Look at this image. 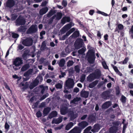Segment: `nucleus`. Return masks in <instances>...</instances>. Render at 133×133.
I'll return each mask as SVG.
<instances>
[{"mask_svg": "<svg viewBox=\"0 0 133 133\" xmlns=\"http://www.w3.org/2000/svg\"><path fill=\"white\" fill-rule=\"evenodd\" d=\"M26 29L25 26H21L17 28V31L18 32H24L26 31Z\"/></svg>", "mask_w": 133, "mask_h": 133, "instance_id": "bb28decb", "label": "nucleus"}, {"mask_svg": "<svg viewBox=\"0 0 133 133\" xmlns=\"http://www.w3.org/2000/svg\"><path fill=\"white\" fill-rule=\"evenodd\" d=\"M46 45L44 42H42L40 48V49L41 50H44L46 48Z\"/></svg>", "mask_w": 133, "mask_h": 133, "instance_id": "ea45409f", "label": "nucleus"}, {"mask_svg": "<svg viewBox=\"0 0 133 133\" xmlns=\"http://www.w3.org/2000/svg\"><path fill=\"white\" fill-rule=\"evenodd\" d=\"M74 64V62L72 60H69L67 63V66L70 67L72 66Z\"/></svg>", "mask_w": 133, "mask_h": 133, "instance_id": "c03bdc74", "label": "nucleus"}, {"mask_svg": "<svg viewBox=\"0 0 133 133\" xmlns=\"http://www.w3.org/2000/svg\"><path fill=\"white\" fill-rule=\"evenodd\" d=\"M51 110V108L49 107L45 108L43 111V114L44 116H46Z\"/></svg>", "mask_w": 133, "mask_h": 133, "instance_id": "393cba45", "label": "nucleus"}, {"mask_svg": "<svg viewBox=\"0 0 133 133\" xmlns=\"http://www.w3.org/2000/svg\"><path fill=\"white\" fill-rule=\"evenodd\" d=\"M95 12V11L93 10H91L89 12V14L91 15H92Z\"/></svg>", "mask_w": 133, "mask_h": 133, "instance_id": "0e129e2a", "label": "nucleus"}, {"mask_svg": "<svg viewBox=\"0 0 133 133\" xmlns=\"http://www.w3.org/2000/svg\"><path fill=\"white\" fill-rule=\"evenodd\" d=\"M128 86L129 87V88L130 89H131L133 88V84L132 83H129Z\"/></svg>", "mask_w": 133, "mask_h": 133, "instance_id": "338daca9", "label": "nucleus"}, {"mask_svg": "<svg viewBox=\"0 0 133 133\" xmlns=\"http://www.w3.org/2000/svg\"><path fill=\"white\" fill-rule=\"evenodd\" d=\"M19 35L17 33H15L14 32L12 33V38L17 39L19 37Z\"/></svg>", "mask_w": 133, "mask_h": 133, "instance_id": "a19ab883", "label": "nucleus"}, {"mask_svg": "<svg viewBox=\"0 0 133 133\" xmlns=\"http://www.w3.org/2000/svg\"><path fill=\"white\" fill-rule=\"evenodd\" d=\"M86 75L85 74H82L80 78V81L81 82H83L85 78Z\"/></svg>", "mask_w": 133, "mask_h": 133, "instance_id": "49530a36", "label": "nucleus"}, {"mask_svg": "<svg viewBox=\"0 0 133 133\" xmlns=\"http://www.w3.org/2000/svg\"><path fill=\"white\" fill-rule=\"evenodd\" d=\"M96 120V114H92L88 116L87 121L89 123H91L95 121Z\"/></svg>", "mask_w": 133, "mask_h": 133, "instance_id": "1a4fd4ad", "label": "nucleus"}, {"mask_svg": "<svg viewBox=\"0 0 133 133\" xmlns=\"http://www.w3.org/2000/svg\"><path fill=\"white\" fill-rule=\"evenodd\" d=\"M74 125V123L72 122H70L68 123L65 127V130H69Z\"/></svg>", "mask_w": 133, "mask_h": 133, "instance_id": "f704fd0d", "label": "nucleus"}, {"mask_svg": "<svg viewBox=\"0 0 133 133\" xmlns=\"http://www.w3.org/2000/svg\"><path fill=\"white\" fill-rule=\"evenodd\" d=\"M22 42L23 45L26 46H28L32 45L33 40L31 38L29 37L23 39Z\"/></svg>", "mask_w": 133, "mask_h": 133, "instance_id": "20e7f679", "label": "nucleus"}, {"mask_svg": "<svg viewBox=\"0 0 133 133\" xmlns=\"http://www.w3.org/2000/svg\"><path fill=\"white\" fill-rule=\"evenodd\" d=\"M62 121V119L61 118H58L57 119H53L52 121V123L58 124L61 123Z\"/></svg>", "mask_w": 133, "mask_h": 133, "instance_id": "c85d7f7f", "label": "nucleus"}, {"mask_svg": "<svg viewBox=\"0 0 133 133\" xmlns=\"http://www.w3.org/2000/svg\"><path fill=\"white\" fill-rule=\"evenodd\" d=\"M93 73L95 79H99L101 76V72L100 71H97L95 72H93Z\"/></svg>", "mask_w": 133, "mask_h": 133, "instance_id": "b1692460", "label": "nucleus"}, {"mask_svg": "<svg viewBox=\"0 0 133 133\" xmlns=\"http://www.w3.org/2000/svg\"><path fill=\"white\" fill-rule=\"evenodd\" d=\"M32 71L33 69H29L27 71L24 73V76L26 77H28L29 75L31 74Z\"/></svg>", "mask_w": 133, "mask_h": 133, "instance_id": "473e14b6", "label": "nucleus"}, {"mask_svg": "<svg viewBox=\"0 0 133 133\" xmlns=\"http://www.w3.org/2000/svg\"><path fill=\"white\" fill-rule=\"evenodd\" d=\"M118 28L119 30H122L124 29V26L121 24H119L118 25Z\"/></svg>", "mask_w": 133, "mask_h": 133, "instance_id": "603ef678", "label": "nucleus"}, {"mask_svg": "<svg viewBox=\"0 0 133 133\" xmlns=\"http://www.w3.org/2000/svg\"><path fill=\"white\" fill-rule=\"evenodd\" d=\"M42 75L43 76L44 75V74L43 73L41 74H39L36 78L34 80L38 84L39 82H41L43 80V77L42 76Z\"/></svg>", "mask_w": 133, "mask_h": 133, "instance_id": "4468645a", "label": "nucleus"}, {"mask_svg": "<svg viewBox=\"0 0 133 133\" xmlns=\"http://www.w3.org/2000/svg\"><path fill=\"white\" fill-rule=\"evenodd\" d=\"M112 67L116 73H117L119 71L117 68L116 66H115L113 65H112Z\"/></svg>", "mask_w": 133, "mask_h": 133, "instance_id": "6e6d98bb", "label": "nucleus"}, {"mask_svg": "<svg viewBox=\"0 0 133 133\" xmlns=\"http://www.w3.org/2000/svg\"><path fill=\"white\" fill-rule=\"evenodd\" d=\"M38 85V84L34 80L33 82L31 83L30 85L28 82L25 83L21 82L20 83L19 85L20 87L21 86L23 87L21 89L22 91H24L26 90L28 87L30 89H32Z\"/></svg>", "mask_w": 133, "mask_h": 133, "instance_id": "f257e3e1", "label": "nucleus"}, {"mask_svg": "<svg viewBox=\"0 0 133 133\" xmlns=\"http://www.w3.org/2000/svg\"><path fill=\"white\" fill-rule=\"evenodd\" d=\"M23 63L22 58L20 57H17L14 60L13 64L15 66H21Z\"/></svg>", "mask_w": 133, "mask_h": 133, "instance_id": "423d86ee", "label": "nucleus"}, {"mask_svg": "<svg viewBox=\"0 0 133 133\" xmlns=\"http://www.w3.org/2000/svg\"><path fill=\"white\" fill-rule=\"evenodd\" d=\"M98 81L96 80L90 83L89 84L88 87L90 88H93L98 83Z\"/></svg>", "mask_w": 133, "mask_h": 133, "instance_id": "2f4dec72", "label": "nucleus"}, {"mask_svg": "<svg viewBox=\"0 0 133 133\" xmlns=\"http://www.w3.org/2000/svg\"><path fill=\"white\" fill-rule=\"evenodd\" d=\"M25 19L19 16L16 20V25H24L25 24Z\"/></svg>", "mask_w": 133, "mask_h": 133, "instance_id": "6e6552de", "label": "nucleus"}, {"mask_svg": "<svg viewBox=\"0 0 133 133\" xmlns=\"http://www.w3.org/2000/svg\"><path fill=\"white\" fill-rule=\"evenodd\" d=\"M118 130L117 127L112 126L109 128V132L110 133H116Z\"/></svg>", "mask_w": 133, "mask_h": 133, "instance_id": "4be33fe9", "label": "nucleus"}, {"mask_svg": "<svg viewBox=\"0 0 133 133\" xmlns=\"http://www.w3.org/2000/svg\"><path fill=\"white\" fill-rule=\"evenodd\" d=\"M116 95L118 96L119 95L120 93V92L119 90V88H118L116 89Z\"/></svg>", "mask_w": 133, "mask_h": 133, "instance_id": "680f3d73", "label": "nucleus"}, {"mask_svg": "<svg viewBox=\"0 0 133 133\" xmlns=\"http://www.w3.org/2000/svg\"><path fill=\"white\" fill-rule=\"evenodd\" d=\"M95 79V78L93 73L90 74L87 77V80L89 82H91Z\"/></svg>", "mask_w": 133, "mask_h": 133, "instance_id": "aec40b11", "label": "nucleus"}, {"mask_svg": "<svg viewBox=\"0 0 133 133\" xmlns=\"http://www.w3.org/2000/svg\"><path fill=\"white\" fill-rule=\"evenodd\" d=\"M10 125L8 124L7 122H6L5 123L4 125V128L7 131L9 130L10 128Z\"/></svg>", "mask_w": 133, "mask_h": 133, "instance_id": "79ce46f5", "label": "nucleus"}, {"mask_svg": "<svg viewBox=\"0 0 133 133\" xmlns=\"http://www.w3.org/2000/svg\"><path fill=\"white\" fill-rule=\"evenodd\" d=\"M47 3V2L46 1H43L41 4V6H45L46 5Z\"/></svg>", "mask_w": 133, "mask_h": 133, "instance_id": "e2e57ef3", "label": "nucleus"}, {"mask_svg": "<svg viewBox=\"0 0 133 133\" xmlns=\"http://www.w3.org/2000/svg\"><path fill=\"white\" fill-rule=\"evenodd\" d=\"M85 50L83 48L79 49L78 51V53L80 54H83L85 52Z\"/></svg>", "mask_w": 133, "mask_h": 133, "instance_id": "8fccbe9b", "label": "nucleus"}, {"mask_svg": "<svg viewBox=\"0 0 133 133\" xmlns=\"http://www.w3.org/2000/svg\"><path fill=\"white\" fill-rule=\"evenodd\" d=\"M89 95V92L88 91H82L81 93V96L82 97L87 98Z\"/></svg>", "mask_w": 133, "mask_h": 133, "instance_id": "cd10ccee", "label": "nucleus"}, {"mask_svg": "<svg viewBox=\"0 0 133 133\" xmlns=\"http://www.w3.org/2000/svg\"><path fill=\"white\" fill-rule=\"evenodd\" d=\"M62 4L64 7H65L67 5V2L66 0H63L62 2Z\"/></svg>", "mask_w": 133, "mask_h": 133, "instance_id": "09e8293b", "label": "nucleus"}, {"mask_svg": "<svg viewBox=\"0 0 133 133\" xmlns=\"http://www.w3.org/2000/svg\"><path fill=\"white\" fill-rule=\"evenodd\" d=\"M110 92L109 90H107L103 92L102 94V97L104 99H106L108 97H110Z\"/></svg>", "mask_w": 133, "mask_h": 133, "instance_id": "9b49d317", "label": "nucleus"}, {"mask_svg": "<svg viewBox=\"0 0 133 133\" xmlns=\"http://www.w3.org/2000/svg\"><path fill=\"white\" fill-rule=\"evenodd\" d=\"M68 112V107L66 106H63L60 109V112L62 115H65Z\"/></svg>", "mask_w": 133, "mask_h": 133, "instance_id": "2eb2a0df", "label": "nucleus"}, {"mask_svg": "<svg viewBox=\"0 0 133 133\" xmlns=\"http://www.w3.org/2000/svg\"><path fill=\"white\" fill-rule=\"evenodd\" d=\"M83 43H84L83 39L80 38H77L74 44L75 48L77 49H79L82 47Z\"/></svg>", "mask_w": 133, "mask_h": 133, "instance_id": "39448f33", "label": "nucleus"}, {"mask_svg": "<svg viewBox=\"0 0 133 133\" xmlns=\"http://www.w3.org/2000/svg\"><path fill=\"white\" fill-rule=\"evenodd\" d=\"M62 14L61 12H58L56 15V19L58 20L61 19L62 17Z\"/></svg>", "mask_w": 133, "mask_h": 133, "instance_id": "4c0bfd02", "label": "nucleus"}, {"mask_svg": "<svg viewBox=\"0 0 133 133\" xmlns=\"http://www.w3.org/2000/svg\"><path fill=\"white\" fill-rule=\"evenodd\" d=\"M48 10V7H46L41 9L39 11V14L40 15H42L45 14Z\"/></svg>", "mask_w": 133, "mask_h": 133, "instance_id": "412c9836", "label": "nucleus"}, {"mask_svg": "<svg viewBox=\"0 0 133 133\" xmlns=\"http://www.w3.org/2000/svg\"><path fill=\"white\" fill-rule=\"evenodd\" d=\"M87 56L89 62L93 64L95 62L96 57L95 52L93 49L89 50L87 53Z\"/></svg>", "mask_w": 133, "mask_h": 133, "instance_id": "7ed1b4c3", "label": "nucleus"}, {"mask_svg": "<svg viewBox=\"0 0 133 133\" xmlns=\"http://www.w3.org/2000/svg\"><path fill=\"white\" fill-rule=\"evenodd\" d=\"M17 15L16 14H12L11 18V20L12 21L15 20L17 18Z\"/></svg>", "mask_w": 133, "mask_h": 133, "instance_id": "5fc2aeb1", "label": "nucleus"}, {"mask_svg": "<svg viewBox=\"0 0 133 133\" xmlns=\"http://www.w3.org/2000/svg\"><path fill=\"white\" fill-rule=\"evenodd\" d=\"M102 64L103 67V68L105 69H108L109 68L108 66L107 65V64L105 61H104L102 62Z\"/></svg>", "mask_w": 133, "mask_h": 133, "instance_id": "37998d69", "label": "nucleus"}, {"mask_svg": "<svg viewBox=\"0 0 133 133\" xmlns=\"http://www.w3.org/2000/svg\"><path fill=\"white\" fill-rule=\"evenodd\" d=\"M37 31V27L36 25H32L27 30L26 33L29 34L35 33Z\"/></svg>", "mask_w": 133, "mask_h": 133, "instance_id": "0eeeda50", "label": "nucleus"}, {"mask_svg": "<svg viewBox=\"0 0 133 133\" xmlns=\"http://www.w3.org/2000/svg\"><path fill=\"white\" fill-rule=\"evenodd\" d=\"M88 123L85 121H82L78 124V125L82 129H84L88 125Z\"/></svg>", "mask_w": 133, "mask_h": 133, "instance_id": "f3484780", "label": "nucleus"}, {"mask_svg": "<svg viewBox=\"0 0 133 133\" xmlns=\"http://www.w3.org/2000/svg\"><path fill=\"white\" fill-rule=\"evenodd\" d=\"M57 12L56 10H54L51 9L47 14V17L50 18L54 14Z\"/></svg>", "mask_w": 133, "mask_h": 133, "instance_id": "a878e982", "label": "nucleus"}, {"mask_svg": "<svg viewBox=\"0 0 133 133\" xmlns=\"http://www.w3.org/2000/svg\"><path fill=\"white\" fill-rule=\"evenodd\" d=\"M62 87V85L60 83H58L55 85V87L57 89H61Z\"/></svg>", "mask_w": 133, "mask_h": 133, "instance_id": "bf43d9fd", "label": "nucleus"}, {"mask_svg": "<svg viewBox=\"0 0 133 133\" xmlns=\"http://www.w3.org/2000/svg\"><path fill=\"white\" fill-rule=\"evenodd\" d=\"M75 71L77 73H78L80 71V68L78 65L75 66L74 67Z\"/></svg>", "mask_w": 133, "mask_h": 133, "instance_id": "a18cd8bd", "label": "nucleus"}, {"mask_svg": "<svg viewBox=\"0 0 133 133\" xmlns=\"http://www.w3.org/2000/svg\"><path fill=\"white\" fill-rule=\"evenodd\" d=\"M82 129L80 127L76 126L69 131L70 133H81Z\"/></svg>", "mask_w": 133, "mask_h": 133, "instance_id": "9d476101", "label": "nucleus"}, {"mask_svg": "<svg viewBox=\"0 0 133 133\" xmlns=\"http://www.w3.org/2000/svg\"><path fill=\"white\" fill-rule=\"evenodd\" d=\"M69 113L70 115V120L72 121L76 117V115L75 114L74 112L73 111H70Z\"/></svg>", "mask_w": 133, "mask_h": 133, "instance_id": "5701e85b", "label": "nucleus"}, {"mask_svg": "<svg viewBox=\"0 0 133 133\" xmlns=\"http://www.w3.org/2000/svg\"><path fill=\"white\" fill-rule=\"evenodd\" d=\"M30 67L29 64L28 63L26 64L23 65L21 68V70L22 71H24L28 69Z\"/></svg>", "mask_w": 133, "mask_h": 133, "instance_id": "7c9ffc66", "label": "nucleus"}, {"mask_svg": "<svg viewBox=\"0 0 133 133\" xmlns=\"http://www.w3.org/2000/svg\"><path fill=\"white\" fill-rule=\"evenodd\" d=\"M127 98L123 95L122 96L120 99V100L122 103L123 104H125L126 102Z\"/></svg>", "mask_w": 133, "mask_h": 133, "instance_id": "58836bf2", "label": "nucleus"}, {"mask_svg": "<svg viewBox=\"0 0 133 133\" xmlns=\"http://www.w3.org/2000/svg\"><path fill=\"white\" fill-rule=\"evenodd\" d=\"M74 84L73 79L70 78H68L66 81L65 85H64V92L67 94L70 93V92L67 90L72 88L74 87Z\"/></svg>", "mask_w": 133, "mask_h": 133, "instance_id": "f03ea898", "label": "nucleus"}, {"mask_svg": "<svg viewBox=\"0 0 133 133\" xmlns=\"http://www.w3.org/2000/svg\"><path fill=\"white\" fill-rule=\"evenodd\" d=\"M60 72H61V75H59V78H61L64 77L66 75L65 73V72H62V71L61 70L60 71Z\"/></svg>", "mask_w": 133, "mask_h": 133, "instance_id": "13d9d810", "label": "nucleus"}, {"mask_svg": "<svg viewBox=\"0 0 133 133\" xmlns=\"http://www.w3.org/2000/svg\"><path fill=\"white\" fill-rule=\"evenodd\" d=\"M79 91V89L77 87L75 88L74 90L73 91L74 92L77 93Z\"/></svg>", "mask_w": 133, "mask_h": 133, "instance_id": "774afa93", "label": "nucleus"}, {"mask_svg": "<svg viewBox=\"0 0 133 133\" xmlns=\"http://www.w3.org/2000/svg\"><path fill=\"white\" fill-rule=\"evenodd\" d=\"M100 129V126L99 125L97 124L94 125L93 128L92 129L91 131L93 133H95L98 132Z\"/></svg>", "mask_w": 133, "mask_h": 133, "instance_id": "dca6fc26", "label": "nucleus"}, {"mask_svg": "<svg viewBox=\"0 0 133 133\" xmlns=\"http://www.w3.org/2000/svg\"><path fill=\"white\" fill-rule=\"evenodd\" d=\"M15 4V2L14 0H8L6 3V6L9 8H11Z\"/></svg>", "mask_w": 133, "mask_h": 133, "instance_id": "f8f14e48", "label": "nucleus"}, {"mask_svg": "<svg viewBox=\"0 0 133 133\" xmlns=\"http://www.w3.org/2000/svg\"><path fill=\"white\" fill-rule=\"evenodd\" d=\"M4 86L5 87V88L6 89H7V90H9L11 91V90L10 89V87L8 85L7 83L6 82H4Z\"/></svg>", "mask_w": 133, "mask_h": 133, "instance_id": "4d7b16f0", "label": "nucleus"}, {"mask_svg": "<svg viewBox=\"0 0 133 133\" xmlns=\"http://www.w3.org/2000/svg\"><path fill=\"white\" fill-rule=\"evenodd\" d=\"M111 105V103L110 101H108L104 103L102 105V107L103 108L106 109L108 108Z\"/></svg>", "mask_w": 133, "mask_h": 133, "instance_id": "6ab92c4d", "label": "nucleus"}, {"mask_svg": "<svg viewBox=\"0 0 133 133\" xmlns=\"http://www.w3.org/2000/svg\"><path fill=\"white\" fill-rule=\"evenodd\" d=\"M24 48V46H23L21 44H19L17 48V50H21L23 49Z\"/></svg>", "mask_w": 133, "mask_h": 133, "instance_id": "de8ad7c7", "label": "nucleus"}, {"mask_svg": "<svg viewBox=\"0 0 133 133\" xmlns=\"http://www.w3.org/2000/svg\"><path fill=\"white\" fill-rule=\"evenodd\" d=\"M36 116L37 117L39 118L41 117L42 114L40 110H38L36 113Z\"/></svg>", "mask_w": 133, "mask_h": 133, "instance_id": "864d4df0", "label": "nucleus"}, {"mask_svg": "<svg viewBox=\"0 0 133 133\" xmlns=\"http://www.w3.org/2000/svg\"><path fill=\"white\" fill-rule=\"evenodd\" d=\"M70 21L71 19L70 17L64 16L63 17L61 20V23L63 24H64L66 22H70Z\"/></svg>", "mask_w": 133, "mask_h": 133, "instance_id": "ddd939ff", "label": "nucleus"}, {"mask_svg": "<svg viewBox=\"0 0 133 133\" xmlns=\"http://www.w3.org/2000/svg\"><path fill=\"white\" fill-rule=\"evenodd\" d=\"M57 115V113L56 111H52L49 115L47 119L48 120L49 119L56 117Z\"/></svg>", "mask_w": 133, "mask_h": 133, "instance_id": "a211bd4d", "label": "nucleus"}, {"mask_svg": "<svg viewBox=\"0 0 133 133\" xmlns=\"http://www.w3.org/2000/svg\"><path fill=\"white\" fill-rule=\"evenodd\" d=\"M129 58L128 57H126L125 58L124 61H123L122 64H126L128 62Z\"/></svg>", "mask_w": 133, "mask_h": 133, "instance_id": "3c124183", "label": "nucleus"}, {"mask_svg": "<svg viewBox=\"0 0 133 133\" xmlns=\"http://www.w3.org/2000/svg\"><path fill=\"white\" fill-rule=\"evenodd\" d=\"M65 60L63 58L61 59L59 63V66L61 67H63L65 65Z\"/></svg>", "mask_w": 133, "mask_h": 133, "instance_id": "c9c22d12", "label": "nucleus"}, {"mask_svg": "<svg viewBox=\"0 0 133 133\" xmlns=\"http://www.w3.org/2000/svg\"><path fill=\"white\" fill-rule=\"evenodd\" d=\"M112 123L113 126L117 127L118 129L119 125H121V122L118 121H115L112 122Z\"/></svg>", "mask_w": 133, "mask_h": 133, "instance_id": "c756f323", "label": "nucleus"}, {"mask_svg": "<svg viewBox=\"0 0 133 133\" xmlns=\"http://www.w3.org/2000/svg\"><path fill=\"white\" fill-rule=\"evenodd\" d=\"M64 96L66 98H67L69 100L70 99L71 97V94L65 95Z\"/></svg>", "mask_w": 133, "mask_h": 133, "instance_id": "052dcab7", "label": "nucleus"}, {"mask_svg": "<svg viewBox=\"0 0 133 133\" xmlns=\"http://www.w3.org/2000/svg\"><path fill=\"white\" fill-rule=\"evenodd\" d=\"M38 101H37L33 105V106L34 107V108H37L38 105Z\"/></svg>", "mask_w": 133, "mask_h": 133, "instance_id": "69168bd1", "label": "nucleus"}, {"mask_svg": "<svg viewBox=\"0 0 133 133\" xmlns=\"http://www.w3.org/2000/svg\"><path fill=\"white\" fill-rule=\"evenodd\" d=\"M94 69L92 67H88L84 71V73H86L92 72L94 71Z\"/></svg>", "mask_w": 133, "mask_h": 133, "instance_id": "72a5a7b5", "label": "nucleus"}, {"mask_svg": "<svg viewBox=\"0 0 133 133\" xmlns=\"http://www.w3.org/2000/svg\"><path fill=\"white\" fill-rule=\"evenodd\" d=\"M79 35V32L78 31H75L72 34V37L75 38L78 37Z\"/></svg>", "mask_w": 133, "mask_h": 133, "instance_id": "e433bc0d", "label": "nucleus"}]
</instances>
